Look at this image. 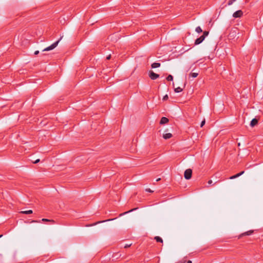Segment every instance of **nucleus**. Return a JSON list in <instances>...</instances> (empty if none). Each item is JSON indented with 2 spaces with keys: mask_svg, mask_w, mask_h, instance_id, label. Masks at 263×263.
<instances>
[{
  "mask_svg": "<svg viewBox=\"0 0 263 263\" xmlns=\"http://www.w3.org/2000/svg\"><path fill=\"white\" fill-rule=\"evenodd\" d=\"M62 38V36H61L57 41H56L55 42L53 43L52 45H51L49 47H48L45 48L44 49H43V51H49V50H52L54 48H55L57 46V45H58L59 42L61 41Z\"/></svg>",
  "mask_w": 263,
  "mask_h": 263,
  "instance_id": "f257e3e1",
  "label": "nucleus"
},
{
  "mask_svg": "<svg viewBox=\"0 0 263 263\" xmlns=\"http://www.w3.org/2000/svg\"><path fill=\"white\" fill-rule=\"evenodd\" d=\"M192 175V170L190 168H189L185 171L184 174V176L186 179L189 180L191 178Z\"/></svg>",
  "mask_w": 263,
  "mask_h": 263,
  "instance_id": "f03ea898",
  "label": "nucleus"
},
{
  "mask_svg": "<svg viewBox=\"0 0 263 263\" xmlns=\"http://www.w3.org/2000/svg\"><path fill=\"white\" fill-rule=\"evenodd\" d=\"M149 77L152 80H154L159 77V74L155 73L153 71H150L149 72Z\"/></svg>",
  "mask_w": 263,
  "mask_h": 263,
  "instance_id": "7ed1b4c3",
  "label": "nucleus"
},
{
  "mask_svg": "<svg viewBox=\"0 0 263 263\" xmlns=\"http://www.w3.org/2000/svg\"><path fill=\"white\" fill-rule=\"evenodd\" d=\"M243 15V12L239 10H237L236 11H235L233 14V16L235 18H237V17H240L241 16H242Z\"/></svg>",
  "mask_w": 263,
  "mask_h": 263,
  "instance_id": "20e7f679",
  "label": "nucleus"
},
{
  "mask_svg": "<svg viewBox=\"0 0 263 263\" xmlns=\"http://www.w3.org/2000/svg\"><path fill=\"white\" fill-rule=\"evenodd\" d=\"M253 232H254V230H249L246 232L242 233L239 235L238 238H240L244 236L250 235L252 234L253 233Z\"/></svg>",
  "mask_w": 263,
  "mask_h": 263,
  "instance_id": "39448f33",
  "label": "nucleus"
},
{
  "mask_svg": "<svg viewBox=\"0 0 263 263\" xmlns=\"http://www.w3.org/2000/svg\"><path fill=\"white\" fill-rule=\"evenodd\" d=\"M204 40L203 36H200L199 37L197 38L195 41V45H199L201 43L203 40Z\"/></svg>",
  "mask_w": 263,
  "mask_h": 263,
  "instance_id": "423d86ee",
  "label": "nucleus"
},
{
  "mask_svg": "<svg viewBox=\"0 0 263 263\" xmlns=\"http://www.w3.org/2000/svg\"><path fill=\"white\" fill-rule=\"evenodd\" d=\"M258 120L259 119H257L256 118L253 119L250 122V126L253 127L256 125L258 124Z\"/></svg>",
  "mask_w": 263,
  "mask_h": 263,
  "instance_id": "0eeeda50",
  "label": "nucleus"
},
{
  "mask_svg": "<svg viewBox=\"0 0 263 263\" xmlns=\"http://www.w3.org/2000/svg\"><path fill=\"white\" fill-rule=\"evenodd\" d=\"M169 121V120L168 118H167L166 117H162L161 120H160V124H166L167 123H168Z\"/></svg>",
  "mask_w": 263,
  "mask_h": 263,
  "instance_id": "6e6552de",
  "label": "nucleus"
},
{
  "mask_svg": "<svg viewBox=\"0 0 263 263\" xmlns=\"http://www.w3.org/2000/svg\"><path fill=\"white\" fill-rule=\"evenodd\" d=\"M244 172H245L244 171H242V172H240V173H238V174H236L235 175L231 176L229 178V179H235V178L240 176L241 175H242L244 173Z\"/></svg>",
  "mask_w": 263,
  "mask_h": 263,
  "instance_id": "1a4fd4ad",
  "label": "nucleus"
},
{
  "mask_svg": "<svg viewBox=\"0 0 263 263\" xmlns=\"http://www.w3.org/2000/svg\"><path fill=\"white\" fill-rule=\"evenodd\" d=\"M244 172H245L244 171H242V172H240V173H238V174H236L235 175L231 176L229 178V179H235V178L240 176L241 175H242L244 173Z\"/></svg>",
  "mask_w": 263,
  "mask_h": 263,
  "instance_id": "9d476101",
  "label": "nucleus"
},
{
  "mask_svg": "<svg viewBox=\"0 0 263 263\" xmlns=\"http://www.w3.org/2000/svg\"><path fill=\"white\" fill-rule=\"evenodd\" d=\"M172 136H173V135L171 133H167V134H163V137L165 139H170V138H172Z\"/></svg>",
  "mask_w": 263,
  "mask_h": 263,
  "instance_id": "9b49d317",
  "label": "nucleus"
},
{
  "mask_svg": "<svg viewBox=\"0 0 263 263\" xmlns=\"http://www.w3.org/2000/svg\"><path fill=\"white\" fill-rule=\"evenodd\" d=\"M43 222H51V223H55V222L54 220L53 219H46V218H43L41 220Z\"/></svg>",
  "mask_w": 263,
  "mask_h": 263,
  "instance_id": "f8f14e48",
  "label": "nucleus"
},
{
  "mask_svg": "<svg viewBox=\"0 0 263 263\" xmlns=\"http://www.w3.org/2000/svg\"><path fill=\"white\" fill-rule=\"evenodd\" d=\"M20 213L23 214H31L33 213L32 210H28V211H22L20 212Z\"/></svg>",
  "mask_w": 263,
  "mask_h": 263,
  "instance_id": "ddd939ff",
  "label": "nucleus"
},
{
  "mask_svg": "<svg viewBox=\"0 0 263 263\" xmlns=\"http://www.w3.org/2000/svg\"><path fill=\"white\" fill-rule=\"evenodd\" d=\"M160 66V63H153L151 65V67L153 68H158V67H159Z\"/></svg>",
  "mask_w": 263,
  "mask_h": 263,
  "instance_id": "4468645a",
  "label": "nucleus"
},
{
  "mask_svg": "<svg viewBox=\"0 0 263 263\" xmlns=\"http://www.w3.org/2000/svg\"><path fill=\"white\" fill-rule=\"evenodd\" d=\"M154 239L158 242H161V243L163 242L162 239L159 236H155Z\"/></svg>",
  "mask_w": 263,
  "mask_h": 263,
  "instance_id": "2eb2a0df",
  "label": "nucleus"
},
{
  "mask_svg": "<svg viewBox=\"0 0 263 263\" xmlns=\"http://www.w3.org/2000/svg\"><path fill=\"white\" fill-rule=\"evenodd\" d=\"M198 75V73L196 72H191L190 73V77H192L193 78H196Z\"/></svg>",
  "mask_w": 263,
  "mask_h": 263,
  "instance_id": "dca6fc26",
  "label": "nucleus"
},
{
  "mask_svg": "<svg viewBox=\"0 0 263 263\" xmlns=\"http://www.w3.org/2000/svg\"><path fill=\"white\" fill-rule=\"evenodd\" d=\"M183 89L180 88V87H178L176 88H175L174 90L175 92H180L182 91Z\"/></svg>",
  "mask_w": 263,
  "mask_h": 263,
  "instance_id": "f3484780",
  "label": "nucleus"
},
{
  "mask_svg": "<svg viewBox=\"0 0 263 263\" xmlns=\"http://www.w3.org/2000/svg\"><path fill=\"white\" fill-rule=\"evenodd\" d=\"M167 81H172L173 80V77L171 74H169L166 78Z\"/></svg>",
  "mask_w": 263,
  "mask_h": 263,
  "instance_id": "a211bd4d",
  "label": "nucleus"
},
{
  "mask_svg": "<svg viewBox=\"0 0 263 263\" xmlns=\"http://www.w3.org/2000/svg\"><path fill=\"white\" fill-rule=\"evenodd\" d=\"M195 31L197 33H201L202 32V30L201 29V27L200 26H198L196 28Z\"/></svg>",
  "mask_w": 263,
  "mask_h": 263,
  "instance_id": "6ab92c4d",
  "label": "nucleus"
},
{
  "mask_svg": "<svg viewBox=\"0 0 263 263\" xmlns=\"http://www.w3.org/2000/svg\"><path fill=\"white\" fill-rule=\"evenodd\" d=\"M136 209H137V208H134L133 209H132V210L128 211H127V212H125L124 213H121V214H120V216H122V215H124V214H125L126 213L131 212H132V211H133L134 210H136Z\"/></svg>",
  "mask_w": 263,
  "mask_h": 263,
  "instance_id": "aec40b11",
  "label": "nucleus"
},
{
  "mask_svg": "<svg viewBox=\"0 0 263 263\" xmlns=\"http://www.w3.org/2000/svg\"><path fill=\"white\" fill-rule=\"evenodd\" d=\"M112 220V219H108V220H103V221H98V222H97L96 223H93L91 226H95V225L97 224V223H101V222H105V221H110V220Z\"/></svg>",
  "mask_w": 263,
  "mask_h": 263,
  "instance_id": "412c9836",
  "label": "nucleus"
},
{
  "mask_svg": "<svg viewBox=\"0 0 263 263\" xmlns=\"http://www.w3.org/2000/svg\"><path fill=\"white\" fill-rule=\"evenodd\" d=\"M209 31H204L203 33V34L201 36H203L204 39H205V37L209 34Z\"/></svg>",
  "mask_w": 263,
  "mask_h": 263,
  "instance_id": "4be33fe9",
  "label": "nucleus"
},
{
  "mask_svg": "<svg viewBox=\"0 0 263 263\" xmlns=\"http://www.w3.org/2000/svg\"><path fill=\"white\" fill-rule=\"evenodd\" d=\"M236 0H229L228 5H231L234 2H235Z\"/></svg>",
  "mask_w": 263,
  "mask_h": 263,
  "instance_id": "5701e85b",
  "label": "nucleus"
},
{
  "mask_svg": "<svg viewBox=\"0 0 263 263\" xmlns=\"http://www.w3.org/2000/svg\"><path fill=\"white\" fill-rule=\"evenodd\" d=\"M186 260H185V259H182V260H180V261H178V262H176V263H185V262H186Z\"/></svg>",
  "mask_w": 263,
  "mask_h": 263,
  "instance_id": "b1692460",
  "label": "nucleus"
},
{
  "mask_svg": "<svg viewBox=\"0 0 263 263\" xmlns=\"http://www.w3.org/2000/svg\"><path fill=\"white\" fill-rule=\"evenodd\" d=\"M205 120H203L201 122V124H200V127H202V126L205 124Z\"/></svg>",
  "mask_w": 263,
  "mask_h": 263,
  "instance_id": "393cba45",
  "label": "nucleus"
},
{
  "mask_svg": "<svg viewBox=\"0 0 263 263\" xmlns=\"http://www.w3.org/2000/svg\"><path fill=\"white\" fill-rule=\"evenodd\" d=\"M132 246V243L130 244H126L124 246V248H127L130 247Z\"/></svg>",
  "mask_w": 263,
  "mask_h": 263,
  "instance_id": "a878e982",
  "label": "nucleus"
},
{
  "mask_svg": "<svg viewBox=\"0 0 263 263\" xmlns=\"http://www.w3.org/2000/svg\"><path fill=\"white\" fill-rule=\"evenodd\" d=\"M168 96H167V95H165V96L163 97V100H167V99H168Z\"/></svg>",
  "mask_w": 263,
  "mask_h": 263,
  "instance_id": "bb28decb",
  "label": "nucleus"
},
{
  "mask_svg": "<svg viewBox=\"0 0 263 263\" xmlns=\"http://www.w3.org/2000/svg\"><path fill=\"white\" fill-rule=\"evenodd\" d=\"M145 191L147 192H149V193H153V191L152 190H151L150 189H146L145 190Z\"/></svg>",
  "mask_w": 263,
  "mask_h": 263,
  "instance_id": "cd10ccee",
  "label": "nucleus"
},
{
  "mask_svg": "<svg viewBox=\"0 0 263 263\" xmlns=\"http://www.w3.org/2000/svg\"><path fill=\"white\" fill-rule=\"evenodd\" d=\"M32 223H39L40 222V220H32L31 222Z\"/></svg>",
  "mask_w": 263,
  "mask_h": 263,
  "instance_id": "c85d7f7f",
  "label": "nucleus"
},
{
  "mask_svg": "<svg viewBox=\"0 0 263 263\" xmlns=\"http://www.w3.org/2000/svg\"><path fill=\"white\" fill-rule=\"evenodd\" d=\"M40 161V160L39 159H36L35 161H34L33 163L34 164L37 163Z\"/></svg>",
  "mask_w": 263,
  "mask_h": 263,
  "instance_id": "c756f323",
  "label": "nucleus"
},
{
  "mask_svg": "<svg viewBox=\"0 0 263 263\" xmlns=\"http://www.w3.org/2000/svg\"><path fill=\"white\" fill-rule=\"evenodd\" d=\"M111 58V55L109 54L106 57L107 60H109Z\"/></svg>",
  "mask_w": 263,
  "mask_h": 263,
  "instance_id": "7c9ffc66",
  "label": "nucleus"
},
{
  "mask_svg": "<svg viewBox=\"0 0 263 263\" xmlns=\"http://www.w3.org/2000/svg\"><path fill=\"white\" fill-rule=\"evenodd\" d=\"M39 53V51L37 50L34 52L35 55H37Z\"/></svg>",
  "mask_w": 263,
  "mask_h": 263,
  "instance_id": "2f4dec72",
  "label": "nucleus"
},
{
  "mask_svg": "<svg viewBox=\"0 0 263 263\" xmlns=\"http://www.w3.org/2000/svg\"><path fill=\"white\" fill-rule=\"evenodd\" d=\"M212 183V180H210L208 181V184H211Z\"/></svg>",
  "mask_w": 263,
  "mask_h": 263,
  "instance_id": "473e14b6",
  "label": "nucleus"
},
{
  "mask_svg": "<svg viewBox=\"0 0 263 263\" xmlns=\"http://www.w3.org/2000/svg\"><path fill=\"white\" fill-rule=\"evenodd\" d=\"M186 263H192V261L191 260H188Z\"/></svg>",
  "mask_w": 263,
  "mask_h": 263,
  "instance_id": "72a5a7b5",
  "label": "nucleus"
},
{
  "mask_svg": "<svg viewBox=\"0 0 263 263\" xmlns=\"http://www.w3.org/2000/svg\"><path fill=\"white\" fill-rule=\"evenodd\" d=\"M160 180H161V178H158V179L156 180V181H157V182H158V181H160Z\"/></svg>",
  "mask_w": 263,
  "mask_h": 263,
  "instance_id": "f704fd0d",
  "label": "nucleus"
},
{
  "mask_svg": "<svg viewBox=\"0 0 263 263\" xmlns=\"http://www.w3.org/2000/svg\"><path fill=\"white\" fill-rule=\"evenodd\" d=\"M3 236V235H0V238Z\"/></svg>",
  "mask_w": 263,
  "mask_h": 263,
  "instance_id": "c9c22d12",
  "label": "nucleus"
}]
</instances>
